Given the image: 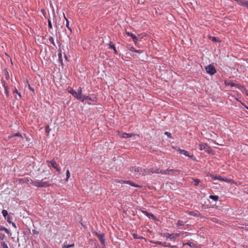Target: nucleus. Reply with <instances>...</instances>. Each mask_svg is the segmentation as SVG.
<instances>
[{
    "instance_id": "1",
    "label": "nucleus",
    "mask_w": 248,
    "mask_h": 248,
    "mask_svg": "<svg viewBox=\"0 0 248 248\" xmlns=\"http://www.w3.org/2000/svg\"><path fill=\"white\" fill-rule=\"evenodd\" d=\"M31 184L38 187H46L49 186L50 185L49 182L46 181H44V179L41 181H32Z\"/></svg>"
},
{
    "instance_id": "2",
    "label": "nucleus",
    "mask_w": 248,
    "mask_h": 248,
    "mask_svg": "<svg viewBox=\"0 0 248 248\" xmlns=\"http://www.w3.org/2000/svg\"><path fill=\"white\" fill-rule=\"evenodd\" d=\"M150 174L152 173H161L162 174H169L170 171H174V170H162L159 169H150Z\"/></svg>"
},
{
    "instance_id": "3",
    "label": "nucleus",
    "mask_w": 248,
    "mask_h": 248,
    "mask_svg": "<svg viewBox=\"0 0 248 248\" xmlns=\"http://www.w3.org/2000/svg\"><path fill=\"white\" fill-rule=\"evenodd\" d=\"M180 236V233H173L170 234L169 233H164L163 235L164 237H166L167 239H170L171 241H175L177 237Z\"/></svg>"
},
{
    "instance_id": "4",
    "label": "nucleus",
    "mask_w": 248,
    "mask_h": 248,
    "mask_svg": "<svg viewBox=\"0 0 248 248\" xmlns=\"http://www.w3.org/2000/svg\"><path fill=\"white\" fill-rule=\"evenodd\" d=\"M206 71L211 75H214L216 73V70L213 65L210 64L205 67Z\"/></svg>"
},
{
    "instance_id": "5",
    "label": "nucleus",
    "mask_w": 248,
    "mask_h": 248,
    "mask_svg": "<svg viewBox=\"0 0 248 248\" xmlns=\"http://www.w3.org/2000/svg\"><path fill=\"white\" fill-rule=\"evenodd\" d=\"M199 149L200 150H204L206 152L210 153L211 151V148L206 143H202L199 145Z\"/></svg>"
},
{
    "instance_id": "6",
    "label": "nucleus",
    "mask_w": 248,
    "mask_h": 248,
    "mask_svg": "<svg viewBox=\"0 0 248 248\" xmlns=\"http://www.w3.org/2000/svg\"><path fill=\"white\" fill-rule=\"evenodd\" d=\"M211 177L214 180H220V181L228 182V183H231L232 182V180L231 179H228L227 178L222 177L220 176L211 175Z\"/></svg>"
},
{
    "instance_id": "7",
    "label": "nucleus",
    "mask_w": 248,
    "mask_h": 248,
    "mask_svg": "<svg viewBox=\"0 0 248 248\" xmlns=\"http://www.w3.org/2000/svg\"><path fill=\"white\" fill-rule=\"evenodd\" d=\"M47 163H50L51 166L59 172L60 173L61 169L58 167V165L56 162V161L53 159L51 161L47 160L46 161Z\"/></svg>"
},
{
    "instance_id": "8",
    "label": "nucleus",
    "mask_w": 248,
    "mask_h": 248,
    "mask_svg": "<svg viewBox=\"0 0 248 248\" xmlns=\"http://www.w3.org/2000/svg\"><path fill=\"white\" fill-rule=\"evenodd\" d=\"M95 235L98 237L99 239L100 243L103 245H105V235L103 233H99L97 232H95Z\"/></svg>"
},
{
    "instance_id": "9",
    "label": "nucleus",
    "mask_w": 248,
    "mask_h": 248,
    "mask_svg": "<svg viewBox=\"0 0 248 248\" xmlns=\"http://www.w3.org/2000/svg\"><path fill=\"white\" fill-rule=\"evenodd\" d=\"M140 210L149 218H151L155 220L156 219V217L152 213H148L147 211L144 210L143 209H140Z\"/></svg>"
},
{
    "instance_id": "10",
    "label": "nucleus",
    "mask_w": 248,
    "mask_h": 248,
    "mask_svg": "<svg viewBox=\"0 0 248 248\" xmlns=\"http://www.w3.org/2000/svg\"><path fill=\"white\" fill-rule=\"evenodd\" d=\"M86 100H89L92 101H96V98L95 97H94L93 98H91L89 96L83 95L82 96V98L79 99V100H80L81 101H82L83 102Z\"/></svg>"
},
{
    "instance_id": "11",
    "label": "nucleus",
    "mask_w": 248,
    "mask_h": 248,
    "mask_svg": "<svg viewBox=\"0 0 248 248\" xmlns=\"http://www.w3.org/2000/svg\"><path fill=\"white\" fill-rule=\"evenodd\" d=\"M116 182H118V183H123V184H129L131 186H135V187H139V186H138L137 185L134 184V183L133 182H131V181H123V180H116L115 181Z\"/></svg>"
},
{
    "instance_id": "12",
    "label": "nucleus",
    "mask_w": 248,
    "mask_h": 248,
    "mask_svg": "<svg viewBox=\"0 0 248 248\" xmlns=\"http://www.w3.org/2000/svg\"><path fill=\"white\" fill-rule=\"evenodd\" d=\"M178 151H179L180 154H183L186 156L191 157L189 155V153L187 151H186L185 150H182L180 149H179Z\"/></svg>"
},
{
    "instance_id": "13",
    "label": "nucleus",
    "mask_w": 248,
    "mask_h": 248,
    "mask_svg": "<svg viewBox=\"0 0 248 248\" xmlns=\"http://www.w3.org/2000/svg\"><path fill=\"white\" fill-rule=\"evenodd\" d=\"M68 92L69 93H70L71 94H72V95L75 98H77V99H78V93H77V92L76 91H75L74 90L72 89H71Z\"/></svg>"
},
{
    "instance_id": "14",
    "label": "nucleus",
    "mask_w": 248,
    "mask_h": 248,
    "mask_svg": "<svg viewBox=\"0 0 248 248\" xmlns=\"http://www.w3.org/2000/svg\"><path fill=\"white\" fill-rule=\"evenodd\" d=\"M226 85H230L232 87L235 86L237 88L240 89V86L238 84H236L234 82L231 81L230 82H225Z\"/></svg>"
},
{
    "instance_id": "15",
    "label": "nucleus",
    "mask_w": 248,
    "mask_h": 248,
    "mask_svg": "<svg viewBox=\"0 0 248 248\" xmlns=\"http://www.w3.org/2000/svg\"><path fill=\"white\" fill-rule=\"evenodd\" d=\"M132 171H134L135 173H139L140 174H141L142 169L139 167L134 168L132 169Z\"/></svg>"
},
{
    "instance_id": "16",
    "label": "nucleus",
    "mask_w": 248,
    "mask_h": 248,
    "mask_svg": "<svg viewBox=\"0 0 248 248\" xmlns=\"http://www.w3.org/2000/svg\"><path fill=\"white\" fill-rule=\"evenodd\" d=\"M150 170L149 169H142L141 174L142 175H150Z\"/></svg>"
},
{
    "instance_id": "17",
    "label": "nucleus",
    "mask_w": 248,
    "mask_h": 248,
    "mask_svg": "<svg viewBox=\"0 0 248 248\" xmlns=\"http://www.w3.org/2000/svg\"><path fill=\"white\" fill-rule=\"evenodd\" d=\"M78 100L82 98L83 95L82 94V88L79 87L78 89Z\"/></svg>"
},
{
    "instance_id": "18",
    "label": "nucleus",
    "mask_w": 248,
    "mask_h": 248,
    "mask_svg": "<svg viewBox=\"0 0 248 248\" xmlns=\"http://www.w3.org/2000/svg\"><path fill=\"white\" fill-rule=\"evenodd\" d=\"M176 225L179 229H181V227L184 225V222L181 220H179L176 223Z\"/></svg>"
},
{
    "instance_id": "19",
    "label": "nucleus",
    "mask_w": 248,
    "mask_h": 248,
    "mask_svg": "<svg viewBox=\"0 0 248 248\" xmlns=\"http://www.w3.org/2000/svg\"><path fill=\"white\" fill-rule=\"evenodd\" d=\"M133 134L131 133H124L122 134V137L124 138H127L129 137H132L133 136Z\"/></svg>"
},
{
    "instance_id": "20",
    "label": "nucleus",
    "mask_w": 248,
    "mask_h": 248,
    "mask_svg": "<svg viewBox=\"0 0 248 248\" xmlns=\"http://www.w3.org/2000/svg\"><path fill=\"white\" fill-rule=\"evenodd\" d=\"M0 231H3L7 234L10 233V231L7 228L2 226L1 225H0Z\"/></svg>"
},
{
    "instance_id": "21",
    "label": "nucleus",
    "mask_w": 248,
    "mask_h": 248,
    "mask_svg": "<svg viewBox=\"0 0 248 248\" xmlns=\"http://www.w3.org/2000/svg\"><path fill=\"white\" fill-rule=\"evenodd\" d=\"M155 244H156V245H159V246H161L162 247H165L166 246V242H162L161 241H156L154 243Z\"/></svg>"
},
{
    "instance_id": "22",
    "label": "nucleus",
    "mask_w": 248,
    "mask_h": 248,
    "mask_svg": "<svg viewBox=\"0 0 248 248\" xmlns=\"http://www.w3.org/2000/svg\"><path fill=\"white\" fill-rule=\"evenodd\" d=\"M192 180L194 183V186H197L201 182L200 180L197 178H192Z\"/></svg>"
},
{
    "instance_id": "23",
    "label": "nucleus",
    "mask_w": 248,
    "mask_h": 248,
    "mask_svg": "<svg viewBox=\"0 0 248 248\" xmlns=\"http://www.w3.org/2000/svg\"><path fill=\"white\" fill-rule=\"evenodd\" d=\"M133 236L134 239H143L144 238L142 236H140L136 233H133Z\"/></svg>"
},
{
    "instance_id": "24",
    "label": "nucleus",
    "mask_w": 248,
    "mask_h": 248,
    "mask_svg": "<svg viewBox=\"0 0 248 248\" xmlns=\"http://www.w3.org/2000/svg\"><path fill=\"white\" fill-rule=\"evenodd\" d=\"M4 73L6 79H8L9 78L10 76L8 71L6 69H4Z\"/></svg>"
},
{
    "instance_id": "25",
    "label": "nucleus",
    "mask_w": 248,
    "mask_h": 248,
    "mask_svg": "<svg viewBox=\"0 0 248 248\" xmlns=\"http://www.w3.org/2000/svg\"><path fill=\"white\" fill-rule=\"evenodd\" d=\"M2 215L3 216V217H7V216H8V212L7 210H3L2 211Z\"/></svg>"
},
{
    "instance_id": "26",
    "label": "nucleus",
    "mask_w": 248,
    "mask_h": 248,
    "mask_svg": "<svg viewBox=\"0 0 248 248\" xmlns=\"http://www.w3.org/2000/svg\"><path fill=\"white\" fill-rule=\"evenodd\" d=\"M64 18H65V19H66V27L70 31V32H72V29L69 27V21H68V20L65 16H64Z\"/></svg>"
},
{
    "instance_id": "27",
    "label": "nucleus",
    "mask_w": 248,
    "mask_h": 248,
    "mask_svg": "<svg viewBox=\"0 0 248 248\" xmlns=\"http://www.w3.org/2000/svg\"><path fill=\"white\" fill-rule=\"evenodd\" d=\"M209 198L215 201H217L218 199V197L217 196H213V195H210L209 196Z\"/></svg>"
},
{
    "instance_id": "28",
    "label": "nucleus",
    "mask_w": 248,
    "mask_h": 248,
    "mask_svg": "<svg viewBox=\"0 0 248 248\" xmlns=\"http://www.w3.org/2000/svg\"><path fill=\"white\" fill-rule=\"evenodd\" d=\"M50 128H49V126L48 125H46L45 127V131L48 134L50 131Z\"/></svg>"
},
{
    "instance_id": "29",
    "label": "nucleus",
    "mask_w": 248,
    "mask_h": 248,
    "mask_svg": "<svg viewBox=\"0 0 248 248\" xmlns=\"http://www.w3.org/2000/svg\"><path fill=\"white\" fill-rule=\"evenodd\" d=\"M74 246V244L71 245H64L62 246V248H69Z\"/></svg>"
},
{
    "instance_id": "30",
    "label": "nucleus",
    "mask_w": 248,
    "mask_h": 248,
    "mask_svg": "<svg viewBox=\"0 0 248 248\" xmlns=\"http://www.w3.org/2000/svg\"><path fill=\"white\" fill-rule=\"evenodd\" d=\"M66 181H67L69 179V178H70V171L69 170H67L66 171Z\"/></svg>"
},
{
    "instance_id": "31",
    "label": "nucleus",
    "mask_w": 248,
    "mask_h": 248,
    "mask_svg": "<svg viewBox=\"0 0 248 248\" xmlns=\"http://www.w3.org/2000/svg\"><path fill=\"white\" fill-rule=\"evenodd\" d=\"M1 246L2 248H9L7 245L4 242H1Z\"/></svg>"
},
{
    "instance_id": "32",
    "label": "nucleus",
    "mask_w": 248,
    "mask_h": 248,
    "mask_svg": "<svg viewBox=\"0 0 248 248\" xmlns=\"http://www.w3.org/2000/svg\"><path fill=\"white\" fill-rule=\"evenodd\" d=\"M48 40H49V41L53 45V46H56L54 41V39L52 37H49Z\"/></svg>"
},
{
    "instance_id": "33",
    "label": "nucleus",
    "mask_w": 248,
    "mask_h": 248,
    "mask_svg": "<svg viewBox=\"0 0 248 248\" xmlns=\"http://www.w3.org/2000/svg\"><path fill=\"white\" fill-rule=\"evenodd\" d=\"M126 34L128 36H130L132 38H133L134 36H135V35H134V34L130 33L129 32H126Z\"/></svg>"
},
{
    "instance_id": "34",
    "label": "nucleus",
    "mask_w": 248,
    "mask_h": 248,
    "mask_svg": "<svg viewBox=\"0 0 248 248\" xmlns=\"http://www.w3.org/2000/svg\"><path fill=\"white\" fill-rule=\"evenodd\" d=\"M15 136L19 137L22 138V137L21 135L19 133H17L14 134V135L11 136V138L13 137H15Z\"/></svg>"
},
{
    "instance_id": "35",
    "label": "nucleus",
    "mask_w": 248,
    "mask_h": 248,
    "mask_svg": "<svg viewBox=\"0 0 248 248\" xmlns=\"http://www.w3.org/2000/svg\"><path fill=\"white\" fill-rule=\"evenodd\" d=\"M132 39H133L134 42L135 44H136L138 41V39L137 37H136V36L135 35V36H134Z\"/></svg>"
},
{
    "instance_id": "36",
    "label": "nucleus",
    "mask_w": 248,
    "mask_h": 248,
    "mask_svg": "<svg viewBox=\"0 0 248 248\" xmlns=\"http://www.w3.org/2000/svg\"><path fill=\"white\" fill-rule=\"evenodd\" d=\"M13 93H16L20 97H21V93L18 92L16 89H15Z\"/></svg>"
},
{
    "instance_id": "37",
    "label": "nucleus",
    "mask_w": 248,
    "mask_h": 248,
    "mask_svg": "<svg viewBox=\"0 0 248 248\" xmlns=\"http://www.w3.org/2000/svg\"><path fill=\"white\" fill-rule=\"evenodd\" d=\"M48 27L50 29H52V24H51V21L50 20H48Z\"/></svg>"
},
{
    "instance_id": "38",
    "label": "nucleus",
    "mask_w": 248,
    "mask_h": 248,
    "mask_svg": "<svg viewBox=\"0 0 248 248\" xmlns=\"http://www.w3.org/2000/svg\"><path fill=\"white\" fill-rule=\"evenodd\" d=\"M4 90H5V93H6V95H7V96H8V95H9V93H8V92L7 87H4Z\"/></svg>"
},
{
    "instance_id": "39",
    "label": "nucleus",
    "mask_w": 248,
    "mask_h": 248,
    "mask_svg": "<svg viewBox=\"0 0 248 248\" xmlns=\"http://www.w3.org/2000/svg\"><path fill=\"white\" fill-rule=\"evenodd\" d=\"M129 50L132 52H135L136 49L133 46H131L129 48Z\"/></svg>"
},
{
    "instance_id": "40",
    "label": "nucleus",
    "mask_w": 248,
    "mask_h": 248,
    "mask_svg": "<svg viewBox=\"0 0 248 248\" xmlns=\"http://www.w3.org/2000/svg\"><path fill=\"white\" fill-rule=\"evenodd\" d=\"M165 135H166V136H167L171 138V134L170 132H165Z\"/></svg>"
},
{
    "instance_id": "41",
    "label": "nucleus",
    "mask_w": 248,
    "mask_h": 248,
    "mask_svg": "<svg viewBox=\"0 0 248 248\" xmlns=\"http://www.w3.org/2000/svg\"><path fill=\"white\" fill-rule=\"evenodd\" d=\"M28 87H29V89L33 93H34V90L33 88H32L30 84L28 85Z\"/></svg>"
},
{
    "instance_id": "42",
    "label": "nucleus",
    "mask_w": 248,
    "mask_h": 248,
    "mask_svg": "<svg viewBox=\"0 0 248 248\" xmlns=\"http://www.w3.org/2000/svg\"><path fill=\"white\" fill-rule=\"evenodd\" d=\"M186 244L189 245L191 247H192L194 245L192 242H188Z\"/></svg>"
},
{
    "instance_id": "43",
    "label": "nucleus",
    "mask_w": 248,
    "mask_h": 248,
    "mask_svg": "<svg viewBox=\"0 0 248 248\" xmlns=\"http://www.w3.org/2000/svg\"><path fill=\"white\" fill-rule=\"evenodd\" d=\"M109 47L110 48H112V49H114V47H115V46L114 45H113V44H112L111 43H110L109 44Z\"/></svg>"
},
{
    "instance_id": "44",
    "label": "nucleus",
    "mask_w": 248,
    "mask_h": 248,
    "mask_svg": "<svg viewBox=\"0 0 248 248\" xmlns=\"http://www.w3.org/2000/svg\"><path fill=\"white\" fill-rule=\"evenodd\" d=\"M210 38L211 39V40L213 41V42H216L217 41V38L216 37H214V36H212V37H211Z\"/></svg>"
},
{
    "instance_id": "45",
    "label": "nucleus",
    "mask_w": 248,
    "mask_h": 248,
    "mask_svg": "<svg viewBox=\"0 0 248 248\" xmlns=\"http://www.w3.org/2000/svg\"><path fill=\"white\" fill-rule=\"evenodd\" d=\"M11 219V217H10L9 216H7V221L8 223H11V221L10 220Z\"/></svg>"
},
{
    "instance_id": "46",
    "label": "nucleus",
    "mask_w": 248,
    "mask_h": 248,
    "mask_svg": "<svg viewBox=\"0 0 248 248\" xmlns=\"http://www.w3.org/2000/svg\"><path fill=\"white\" fill-rule=\"evenodd\" d=\"M165 247L173 248V246H172L170 244L166 243V246Z\"/></svg>"
},
{
    "instance_id": "47",
    "label": "nucleus",
    "mask_w": 248,
    "mask_h": 248,
    "mask_svg": "<svg viewBox=\"0 0 248 248\" xmlns=\"http://www.w3.org/2000/svg\"><path fill=\"white\" fill-rule=\"evenodd\" d=\"M135 52L139 53H142V51L141 50H136Z\"/></svg>"
},
{
    "instance_id": "48",
    "label": "nucleus",
    "mask_w": 248,
    "mask_h": 248,
    "mask_svg": "<svg viewBox=\"0 0 248 248\" xmlns=\"http://www.w3.org/2000/svg\"><path fill=\"white\" fill-rule=\"evenodd\" d=\"M59 59L60 60H61L62 61V54L61 53H60L59 54Z\"/></svg>"
},
{
    "instance_id": "49",
    "label": "nucleus",
    "mask_w": 248,
    "mask_h": 248,
    "mask_svg": "<svg viewBox=\"0 0 248 248\" xmlns=\"http://www.w3.org/2000/svg\"><path fill=\"white\" fill-rule=\"evenodd\" d=\"M12 226H13L14 227H15V228H16V224H15V223L12 222Z\"/></svg>"
},
{
    "instance_id": "50",
    "label": "nucleus",
    "mask_w": 248,
    "mask_h": 248,
    "mask_svg": "<svg viewBox=\"0 0 248 248\" xmlns=\"http://www.w3.org/2000/svg\"><path fill=\"white\" fill-rule=\"evenodd\" d=\"M113 49L114 50L115 53L117 54V50L116 49L115 47H114V49Z\"/></svg>"
},
{
    "instance_id": "51",
    "label": "nucleus",
    "mask_w": 248,
    "mask_h": 248,
    "mask_svg": "<svg viewBox=\"0 0 248 248\" xmlns=\"http://www.w3.org/2000/svg\"><path fill=\"white\" fill-rule=\"evenodd\" d=\"M33 232L34 233H36V234L38 233V232L36 231L35 230H33Z\"/></svg>"
},
{
    "instance_id": "52",
    "label": "nucleus",
    "mask_w": 248,
    "mask_h": 248,
    "mask_svg": "<svg viewBox=\"0 0 248 248\" xmlns=\"http://www.w3.org/2000/svg\"><path fill=\"white\" fill-rule=\"evenodd\" d=\"M191 215H193L194 216H197L196 214H191Z\"/></svg>"
},
{
    "instance_id": "53",
    "label": "nucleus",
    "mask_w": 248,
    "mask_h": 248,
    "mask_svg": "<svg viewBox=\"0 0 248 248\" xmlns=\"http://www.w3.org/2000/svg\"><path fill=\"white\" fill-rule=\"evenodd\" d=\"M246 108L248 109V107H247Z\"/></svg>"
}]
</instances>
